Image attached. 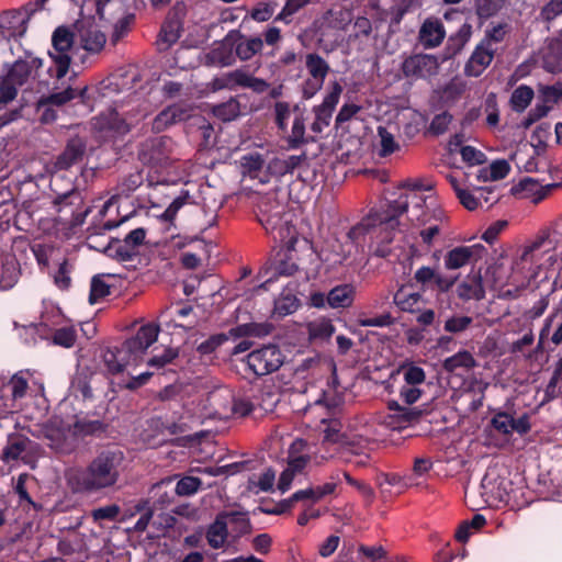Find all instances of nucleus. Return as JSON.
<instances>
[{
	"instance_id": "obj_1",
	"label": "nucleus",
	"mask_w": 562,
	"mask_h": 562,
	"mask_svg": "<svg viewBox=\"0 0 562 562\" xmlns=\"http://www.w3.org/2000/svg\"><path fill=\"white\" fill-rule=\"evenodd\" d=\"M430 189V186L424 187L420 180H405L397 191L389 193L380 209L372 210L349 229L348 238L355 244L369 238L370 254L379 258H387L392 254V243L400 225L398 217L408 212L409 204H412V221L417 220L423 225L429 222L425 213H419L426 201L418 192Z\"/></svg>"
},
{
	"instance_id": "obj_2",
	"label": "nucleus",
	"mask_w": 562,
	"mask_h": 562,
	"mask_svg": "<svg viewBox=\"0 0 562 562\" xmlns=\"http://www.w3.org/2000/svg\"><path fill=\"white\" fill-rule=\"evenodd\" d=\"M125 453L117 447H105L97 452L87 467L69 476L75 492L100 493L117 485L125 469Z\"/></svg>"
},
{
	"instance_id": "obj_3",
	"label": "nucleus",
	"mask_w": 562,
	"mask_h": 562,
	"mask_svg": "<svg viewBox=\"0 0 562 562\" xmlns=\"http://www.w3.org/2000/svg\"><path fill=\"white\" fill-rule=\"evenodd\" d=\"M160 328L148 323L142 325L136 334L120 346L106 348L103 352V363L106 371L112 374L123 372L130 366H138L144 359L146 350L157 340Z\"/></svg>"
},
{
	"instance_id": "obj_4",
	"label": "nucleus",
	"mask_w": 562,
	"mask_h": 562,
	"mask_svg": "<svg viewBox=\"0 0 562 562\" xmlns=\"http://www.w3.org/2000/svg\"><path fill=\"white\" fill-rule=\"evenodd\" d=\"M43 67V59L26 55L12 64H7V71L0 77V105L4 106L18 97L19 89L35 79Z\"/></svg>"
},
{
	"instance_id": "obj_5",
	"label": "nucleus",
	"mask_w": 562,
	"mask_h": 562,
	"mask_svg": "<svg viewBox=\"0 0 562 562\" xmlns=\"http://www.w3.org/2000/svg\"><path fill=\"white\" fill-rule=\"evenodd\" d=\"M257 217L267 232H278L281 238L284 231L289 233L291 220L288 204L279 200L276 194H267L261 198L258 204Z\"/></svg>"
},
{
	"instance_id": "obj_6",
	"label": "nucleus",
	"mask_w": 562,
	"mask_h": 562,
	"mask_svg": "<svg viewBox=\"0 0 562 562\" xmlns=\"http://www.w3.org/2000/svg\"><path fill=\"white\" fill-rule=\"evenodd\" d=\"M284 355L277 345H266L249 352L246 358L247 368L256 376H265L278 371L284 362Z\"/></svg>"
},
{
	"instance_id": "obj_7",
	"label": "nucleus",
	"mask_w": 562,
	"mask_h": 562,
	"mask_svg": "<svg viewBox=\"0 0 562 562\" xmlns=\"http://www.w3.org/2000/svg\"><path fill=\"white\" fill-rule=\"evenodd\" d=\"M52 45L54 52H48L49 57L55 64V77L57 79L64 78L71 63L68 54L74 45V33L67 26H58L52 35Z\"/></svg>"
},
{
	"instance_id": "obj_8",
	"label": "nucleus",
	"mask_w": 562,
	"mask_h": 562,
	"mask_svg": "<svg viewBox=\"0 0 562 562\" xmlns=\"http://www.w3.org/2000/svg\"><path fill=\"white\" fill-rule=\"evenodd\" d=\"M146 234L145 228H135L123 239H112L105 252L119 261H132L138 255V247L143 245Z\"/></svg>"
},
{
	"instance_id": "obj_9",
	"label": "nucleus",
	"mask_w": 562,
	"mask_h": 562,
	"mask_svg": "<svg viewBox=\"0 0 562 562\" xmlns=\"http://www.w3.org/2000/svg\"><path fill=\"white\" fill-rule=\"evenodd\" d=\"M261 326L255 323L241 324L233 327L228 333H220L210 336L206 340L202 341L198 347L196 351L201 356H207L213 353L218 347L228 341L229 339H238L243 337L259 336Z\"/></svg>"
},
{
	"instance_id": "obj_10",
	"label": "nucleus",
	"mask_w": 562,
	"mask_h": 562,
	"mask_svg": "<svg viewBox=\"0 0 562 562\" xmlns=\"http://www.w3.org/2000/svg\"><path fill=\"white\" fill-rule=\"evenodd\" d=\"M439 61L436 56L430 54H414L406 57L401 70L405 78L426 79L438 72Z\"/></svg>"
},
{
	"instance_id": "obj_11",
	"label": "nucleus",
	"mask_w": 562,
	"mask_h": 562,
	"mask_svg": "<svg viewBox=\"0 0 562 562\" xmlns=\"http://www.w3.org/2000/svg\"><path fill=\"white\" fill-rule=\"evenodd\" d=\"M184 13L173 8L164 20L156 40L157 50L167 52L181 37Z\"/></svg>"
},
{
	"instance_id": "obj_12",
	"label": "nucleus",
	"mask_w": 562,
	"mask_h": 562,
	"mask_svg": "<svg viewBox=\"0 0 562 562\" xmlns=\"http://www.w3.org/2000/svg\"><path fill=\"white\" fill-rule=\"evenodd\" d=\"M459 273L441 274L437 267L422 266L414 273V280L425 286L435 289L441 293L449 292L458 281Z\"/></svg>"
},
{
	"instance_id": "obj_13",
	"label": "nucleus",
	"mask_w": 562,
	"mask_h": 562,
	"mask_svg": "<svg viewBox=\"0 0 562 562\" xmlns=\"http://www.w3.org/2000/svg\"><path fill=\"white\" fill-rule=\"evenodd\" d=\"M342 87L338 82H334L331 91L326 94L323 102L314 108L315 121L311 125L312 132L319 134L324 127L328 126L333 112L339 102Z\"/></svg>"
},
{
	"instance_id": "obj_14",
	"label": "nucleus",
	"mask_w": 562,
	"mask_h": 562,
	"mask_svg": "<svg viewBox=\"0 0 562 562\" xmlns=\"http://www.w3.org/2000/svg\"><path fill=\"white\" fill-rule=\"evenodd\" d=\"M495 53V47H490L482 42H479L464 65V75L467 77L475 78L481 76L492 64Z\"/></svg>"
},
{
	"instance_id": "obj_15",
	"label": "nucleus",
	"mask_w": 562,
	"mask_h": 562,
	"mask_svg": "<svg viewBox=\"0 0 562 562\" xmlns=\"http://www.w3.org/2000/svg\"><path fill=\"white\" fill-rule=\"evenodd\" d=\"M390 414L385 424L393 430H402L419 422L423 412L418 408L401 406L397 402L389 403Z\"/></svg>"
},
{
	"instance_id": "obj_16",
	"label": "nucleus",
	"mask_w": 562,
	"mask_h": 562,
	"mask_svg": "<svg viewBox=\"0 0 562 562\" xmlns=\"http://www.w3.org/2000/svg\"><path fill=\"white\" fill-rule=\"evenodd\" d=\"M485 251L484 246L477 244L472 246H458L449 250L445 258V268L449 271L460 269L469 265L473 259L481 258V254Z\"/></svg>"
},
{
	"instance_id": "obj_17",
	"label": "nucleus",
	"mask_w": 562,
	"mask_h": 562,
	"mask_svg": "<svg viewBox=\"0 0 562 562\" xmlns=\"http://www.w3.org/2000/svg\"><path fill=\"white\" fill-rule=\"evenodd\" d=\"M446 37V29L437 18H427L418 32V42L426 49L436 48L441 45Z\"/></svg>"
},
{
	"instance_id": "obj_18",
	"label": "nucleus",
	"mask_w": 562,
	"mask_h": 562,
	"mask_svg": "<svg viewBox=\"0 0 562 562\" xmlns=\"http://www.w3.org/2000/svg\"><path fill=\"white\" fill-rule=\"evenodd\" d=\"M296 241L295 238L291 237L289 245L285 248L278 250L270 259V268L273 271V276H293L297 270L293 254V244Z\"/></svg>"
},
{
	"instance_id": "obj_19",
	"label": "nucleus",
	"mask_w": 562,
	"mask_h": 562,
	"mask_svg": "<svg viewBox=\"0 0 562 562\" xmlns=\"http://www.w3.org/2000/svg\"><path fill=\"white\" fill-rule=\"evenodd\" d=\"M81 46L91 54L100 53L106 43V36L92 22H81L78 29Z\"/></svg>"
},
{
	"instance_id": "obj_20",
	"label": "nucleus",
	"mask_w": 562,
	"mask_h": 562,
	"mask_svg": "<svg viewBox=\"0 0 562 562\" xmlns=\"http://www.w3.org/2000/svg\"><path fill=\"white\" fill-rule=\"evenodd\" d=\"M87 145L86 142L76 136L70 138L65 149L57 157L55 166L59 170H68L74 165L80 162L86 154Z\"/></svg>"
},
{
	"instance_id": "obj_21",
	"label": "nucleus",
	"mask_w": 562,
	"mask_h": 562,
	"mask_svg": "<svg viewBox=\"0 0 562 562\" xmlns=\"http://www.w3.org/2000/svg\"><path fill=\"white\" fill-rule=\"evenodd\" d=\"M542 67L551 74L562 71V35L548 40L541 52Z\"/></svg>"
},
{
	"instance_id": "obj_22",
	"label": "nucleus",
	"mask_w": 562,
	"mask_h": 562,
	"mask_svg": "<svg viewBox=\"0 0 562 562\" xmlns=\"http://www.w3.org/2000/svg\"><path fill=\"white\" fill-rule=\"evenodd\" d=\"M561 186L562 183L559 182L541 186L532 178H525L520 180L517 186L512 188V193L517 194L519 192H525L526 195L532 196L533 203H539L544 200L554 189H558Z\"/></svg>"
},
{
	"instance_id": "obj_23",
	"label": "nucleus",
	"mask_w": 562,
	"mask_h": 562,
	"mask_svg": "<svg viewBox=\"0 0 562 562\" xmlns=\"http://www.w3.org/2000/svg\"><path fill=\"white\" fill-rule=\"evenodd\" d=\"M457 295L462 301H481L485 296L481 272H473L458 285Z\"/></svg>"
},
{
	"instance_id": "obj_24",
	"label": "nucleus",
	"mask_w": 562,
	"mask_h": 562,
	"mask_svg": "<svg viewBox=\"0 0 562 562\" xmlns=\"http://www.w3.org/2000/svg\"><path fill=\"white\" fill-rule=\"evenodd\" d=\"M477 366L473 355L468 350H460L457 353L448 357L442 362V369L447 373L461 375L468 373Z\"/></svg>"
},
{
	"instance_id": "obj_25",
	"label": "nucleus",
	"mask_w": 562,
	"mask_h": 562,
	"mask_svg": "<svg viewBox=\"0 0 562 562\" xmlns=\"http://www.w3.org/2000/svg\"><path fill=\"white\" fill-rule=\"evenodd\" d=\"M168 139L165 137L154 138L146 142L139 151V159L151 166L162 165L168 158V155L165 151Z\"/></svg>"
},
{
	"instance_id": "obj_26",
	"label": "nucleus",
	"mask_w": 562,
	"mask_h": 562,
	"mask_svg": "<svg viewBox=\"0 0 562 562\" xmlns=\"http://www.w3.org/2000/svg\"><path fill=\"white\" fill-rule=\"evenodd\" d=\"M99 125L101 130L111 131L119 135H125L131 130L124 114L119 106L109 109L99 116Z\"/></svg>"
},
{
	"instance_id": "obj_27",
	"label": "nucleus",
	"mask_w": 562,
	"mask_h": 562,
	"mask_svg": "<svg viewBox=\"0 0 562 562\" xmlns=\"http://www.w3.org/2000/svg\"><path fill=\"white\" fill-rule=\"evenodd\" d=\"M472 33V25L464 22L456 33L448 37L445 46V57L454 58L459 55L470 41Z\"/></svg>"
},
{
	"instance_id": "obj_28",
	"label": "nucleus",
	"mask_w": 562,
	"mask_h": 562,
	"mask_svg": "<svg viewBox=\"0 0 562 562\" xmlns=\"http://www.w3.org/2000/svg\"><path fill=\"white\" fill-rule=\"evenodd\" d=\"M205 537L211 548L221 549L224 547L228 537L226 514L220 512L216 515L214 521L207 527Z\"/></svg>"
},
{
	"instance_id": "obj_29",
	"label": "nucleus",
	"mask_w": 562,
	"mask_h": 562,
	"mask_svg": "<svg viewBox=\"0 0 562 562\" xmlns=\"http://www.w3.org/2000/svg\"><path fill=\"white\" fill-rule=\"evenodd\" d=\"M356 289L352 284H339L328 292L326 302L331 308H346L352 305Z\"/></svg>"
},
{
	"instance_id": "obj_30",
	"label": "nucleus",
	"mask_w": 562,
	"mask_h": 562,
	"mask_svg": "<svg viewBox=\"0 0 562 562\" xmlns=\"http://www.w3.org/2000/svg\"><path fill=\"white\" fill-rule=\"evenodd\" d=\"M243 97L244 94L231 97L227 101L213 105L212 114L223 122L236 120L241 115L240 98Z\"/></svg>"
},
{
	"instance_id": "obj_31",
	"label": "nucleus",
	"mask_w": 562,
	"mask_h": 562,
	"mask_svg": "<svg viewBox=\"0 0 562 562\" xmlns=\"http://www.w3.org/2000/svg\"><path fill=\"white\" fill-rule=\"evenodd\" d=\"M207 65L226 67L235 63L233 54V44L225 42L220 43L206 54Z\"/></svg>"
},
{
	"instance_id": "obj_32",
	"label": "nucleus",
	"mask_w": 562,
	"mask_h": 562,
	"mask_svg": "<svg viewBox=\"0 0 562 562\" xmlns=\"http://www.w3.org/2000/svg\"><path fill=\"white\" fill-rule=\"evenodd\" d=\"M393 303L402 311L414 313L420 310L422 295L416 292H407L402 285L393 296Z\"/></svg>"
},
{
	"instance_id": "obj_33",
	"label": "nucleus",
	"mask_w": 562,
	"mask_h": 562,
	"mask_svg": "<svg viewBox=\"0 0 562 562\" xmlns=\"http://www.w3.org/2000/svg\"><path fill=\"white\" fill-rule=\"evenodd\" d=\"M74 434L76 436L101 437L106 432L108 425L99 419L78 418L72 425Z\"/></svg>"
},
{
	"instance_id": "obj_34",
	"label": "nucleus",
	"mask_w": 562,
	"mask_h": 562,
	"mask_svg": "<svg viewBox=\"0 0 562 562\" xmlns=\"http://www.w3.org/2000/svg\"><path fill=\"white\" fill-rule=\"evenodd\" d=\"M43 4H40L38 1L29 2L20 9L7 11V18L16 19V22L22 26L18 31L19 37H22L27 30V23L31 16L43 9Z\"/></svg>"
},
{
	"instance_id": "obj_35",
	"label": "nucleus",
	"mask_w": 562,
	"mask_h": 562,
	"mask_svg": "<svg viewBox=\"0 0 562 562\" xmlns=\"http://www.w3.org/2000/svg\"><path fill=\"white\" fill-rule=\"evenodd\" d=\"M20 270L18 262L13 258H7L1 262L0 268V290L7 291L18 282Z\"/></svg>"
},
{
	"instance_id": "obj_36",
	"label": "nucleus",
	"mask_w": 562,
	"mask_h": 562,
	"mask_svg": "<svg viewBox=\"0 0 562 562\" xmlns=\"http://www.w3.org/2000/svg\"><path fill=\"white\" fill-rule=\"evenodd\" d=\"M535 97L533 89L527 85L518 86L512 93L509 104L514 112L522 113Z\"/></svg>"
},
{
	"instance_id": "obj_37",
	"label": "nucleus",
	"mask_w": 562,
	"mask_h": 562,
	"mask_svg": "<svg viewBox=\"0 0 562 562\" xmlns=\"http://www.w3.org/2000/svg\"><path fill=\"white\" fill-rule=\"evenodd\" d=\"M243 77L244 70L236 69L213 78L210 87L213 91H220L223 89L235 90L237 87H241Z\"/></svg>"
},
{
	"instance_id": "obj_38",
	"label": "nucleus",
	"mask_w": 562,
	"mask_h": 562,
	"mask_svg": "<svg viewBox=\"0 0 562 562\" xmlns=\"http://www.w3.org/2000/svg\"><path fill=\"white\" fill-rule=\"evenodd\" d=\"M305 67L310 77L325 80L330 71L329 64L317 53H308L305 56Z\"/></svg>"
},
{
	"instance_id": "obj_39",
	"label": "nucleus",
	"mask_w": 562,
	"mask_h": 562,
	"mask_svg": "<svg viewBox=\"0 0 562 562\" xmlns=\"http://www.w3.org/2000/svg\"><path fill=\"white\" fill-rule=\"evenodd\" d=\"M86 92H87V87L82 88L79 91H77V89L68 87L63 91L54 92L45 98H42L40 101V105L52 104V105L60 106L71 100L76 99L77 97H80L81 99H83Z\"/></svg>"
},
{
	"instance_id": "obj_40",
	"label": "nucleus",
	"mask_w": 562,
	"mask_h": 562,
	"mask_svg": "<svg viewBox=\"0 0 562 562\" xmlns=\"http://www.w3.org/2000/svg\"><path fill=\"white\" fill-rule=\"evenodd\" d=\"M221 514H226V521L233 526L236 536L241 537L251 532L252 526L246 512L224 510Z\"/></svg>"
},
{
	"instance_id": "obj_41",
	"label": "nucleus",
	"mask_w": 562,
	"mask_h": 562,
	"mask_svg": "<svg viewBox=\"0 0 562 562\" xmlns=\"http://www.w3.org/2000/svg\"><path fill=\"white\" fill-rule=\"evenodd\" d=\"M29 439L21 435H9L8 442L3 448L2 459L7 462L18 460L22 452L26 449Z\"/></svg>"
},
{
	"instance_id": "obj_42",
	"label": "nucleus",
	"mask_w": 562,
	"mask_h": 562,
	"mask_svg": "<svg viewBox=\"0 0 562 562\" xmlns=\"http://www.w3.org/2000/svg\"><path fill=\"white\" fill-rule=\"evenodd\" d=\"M427 216L426 218L430 221V218H434L436 223L430 224L428 227L422 229L419 232V236L423 240V243L430 247L432 245L434 238L439 235L440 233V225L439 223H442L446 220L445 212L441 209H435L432 211L431 216H429L427 213H425Z\"/></svg>"
},
{
	"instance_id": "obj_43",
	"label": "nucleus",
	"mask_w": 562,
	"mask_h": 562,
	"mask_svg": "<svg viewBox=\"0 0 562 562\" xmlns=\"http://www.w3.org/2000/svg\"><path fill=\"white\" fill-rule=\"evenodd\" d=\"M262 47L263 41L259 36H254L239 42L235 47V53L240 60L245 61L260 53Z\"/></svg>"
},
{
	"instance_id": "obj_44",
	"label": "nucleus",
	"mask_w": 562,
	"mask_h": 562,
	"mask_svg": "<svg viewBox=\"0 0 562 562\" xmlns=\"http://www.w3.org/2000/svg\"><path fill=\"white\" fill-rule=\"evenodd\" d=\"M265 165V159L259 153H250L240 157V167L243 173L256 179L259 178V173Z\"/></svg>"
},
{
	"instance_id": "obj_45",
	"label": "nucleus",
	"mask_w": 562,
	"mask_h": 562,
	"mask_svg": "<svg viewBox=\"0 0 562 562\" xmlns=\"http://www.w3.org/2000/svg\"><path fill=\"white\" fill-rule=\"evenodd\" d=\"M94 380L93 374H87V373H79L77 374L72 382H71V389L76 396H81L82 400L91 401L94 398L93 392H92V382Z\"/></svg>"
},
{
	"instance_id": "obj_46",
	"label": "nucleus",
	"mask_w": 562,
	"mask_h": 562,
	"mask_svg": "<svg viewBox=\"0 0 562 562\" xmlns=\"http://www.w3.org/2000/svg\"><path fill=\"white\" fill-rule=\"evenodd\" d=\"M504 4L505 0H474L475 13L481 21L496 15Z\"/></svg>"
},
{
	"instance_id": "obj_47",
	"label": "nucleus",
	"mask_w": 562,
	"mask_h": 562,
	"mask_svg": "<svg viewBox=\"0 0 562 562\" xmlns=\"http://www.w3.org/2000/svg\"><path fill=\"white\" fill-rule=\"evenodd\" d=\"M179 357V350L176 348H165L160 353H156L147 360V366L156 371L165 369L168 364Z\"/></svg>"
},
{
	"instance_id": "obj_48",
	"label": "nucleus",
	"mask_w": 562,
	"mask_h": 562,
	"mask_svg": "<svg viewBox=\"0 0 562 562\" xmlns=\"http://www.w3.org/2000/svg\"><path fill=\"white\" fill-rule=\"evenodd\" d=\"M508 29L509 26L507 23L492 25L485 30L484 36L480 42L490 47H494V44L502 43L505 40Z\"/></svg>"
},
{
	"instance_id": "obj_49",
	"label": "nucleus",
	"mask_w": 562,
	"mask_h": 562,
	"mask_svg": "<svg viewBox=\"0 0 562 562\" xmlns=\"http://www.w3.org/2000/svg\"><path fill=\"white\" fill-rule=\"evenodd\" d=\"M110 285L104 281V276H94L91 279L89 303L95 304L101 299L110 295Z\"/></svg>"
},
{
	"instance_id": "obj_50",
	"label": "nucleus",
	"mask_w": 562,
	"mask_h": 562,
	"mask_svg": "<svg viewBox=\"0 0 562 562\" xmlns=\"http://www.w3.org/2000/svg\"><path fill=\"white\" fill-rule=\"evenodd\" d=\"M77 340V331L74 326H66L61 328H57L52 337V341L54 345L71 348L76 344Z\"/></svg>"
},
{
	"instance_id": "obj_51",
	"label": "nucleus",
	"mask_w": 562,
	"mask_h": 562,
	"mask_svg": "<svg viewBox=\"0 0 562 562\" xmlns=\"http://www.w3.org/2000/svg\"><path fill=\"white\" fill-rule=\"evenodd\" d=\"M135 510L137 513H142L140 517L135 522L133 529L136 532H144L154 515L153 509L149 507V502L147 499H142L135 505Z\"/></svg>"
},
{
	"instance_id": "obj_52",
	"label": "nucleus",
	"mask_w": 562,
	"mask_h": 562,
	"mask_svg": "<svg viewBox=\"0 0 562 562\" xmlns=\"http://www.w3.org/2000/svg\"><path fill=\"white\" fill-rule=\"evenodd\" d=\"M74 270V266L68 259H64L58 267L57 272L54 276V282L60 290H68L71 286L70 273Z\"/></svg>"
},
{
	"instance_id": "obj_53",
	"label": "nucleus",
	"mask_w": 562,
	"mask_h": 562,
	"mask_svg": "<svg viewBox=\"0 0 562 562\" xmlns=\"http://www.w3.org/2000/svg\"><path fill=\"white\" fill-rule=\"evenodd\" d=\"M546 239H548V241L553 245V249H559L562 247V217L555 220L552 224L551 233L546 238L542 237L535 241L531 248H540Z\"/></svg>"
},
{
	"instance_id": "obj_54",
	"label": "nucleus",
	"mask_w": 562,
	"mask_h": 562,
	"mask_svg": "<svg viewBox=\"0 0 562 562\" xmlns=\"http://www.w3.org/2000/svg\"><path fill=\"white\" fill-rule=\"evenodd\" d=\"M311 1L312 0H286L281 12L276 16L274 20L289 24L292 21L291 16L310 4Z\"/></svg>"
},
{
	"instance_id": "obj_55",
	"label": "nucleus",
	"mask_w": 562,
	"mask_h": 562,
	"mask_svg": "<svg viewBox=\"0 0 562 562\" xmlns=\"http://www.w3.org/2000/svg\"><path fill=\"white\" fill-rule=\"evenodd\" d=\"M190 199L189 191H182L180 195L173 199V201L168 205V207L160 215V218L165 222H172L177 213L181 207H183Z\"/></svg>"
},
{
	"instance_id": "obj_56",
	"label": "nucleus",
	"mask_w": 562,
	"mask_h": 562,
	"mask_svg": "<svg viewBox=\"0 0 562 562\" xmlns=\"http://www.w3.org/2000/svg\"><path fill=\"white\" fill-rule=\"evenodd\" d=\"M451 121L452 115L448 111H443L434 116L429 124L428 131L435 136L442 135L448 131Z\"/></svg>"
},
{
	"instance_id": "obj_57",
	"label": "nucleus",
	"mask_w": 562,
	"mask_h": 562,
	"mask_svg": "<svg viewBox=\"0 0 562 562\" xmlns=\"http://www.w3.org/2000/svg\"><path fill=\"white\" fill-rule=\"evenodd\" d=\"M401 370L403 371L404 380L408 385L422 384L426 379L424 369L415 366L414 363L403 364Z\"/></svg>"
},
{
	"instance_id": "obj_58",
	"label": "nucleus",
	"mask_w": 562,
	"mask_h": 562,
	"mask_svg": "<svg viewBox=\"0 0 562 562\" xmlns=\"http://www.w3.org/2000/svg\"><path fill=\"white\" fill-rule=\"evenodd\" d=\"M144 178L142 171H134L126 176L120 183V193L128 196L132 192L137 190L143 184Z\"/></svg>"
},
{
	"instance_id": "obj_59",
	"label": "nucleus",
	"mask_w": 562,
	"mask_h": 562,
	"mask_svg": "<svg viewBox=\"0 0 562 562\" xmlns=\"http://www.w3.org/2000/svg\"><path fill=\"white\" fill-rule=\"evenodd\" d=\"M82 201L81 192L77 189H72L66 193L58 194L54 200V204L58 206V211L60 212L64 206H80Z\"/></svg>"
},
{
	"instance_id": "obj_60",
	"label": "nucleus",
	"mask_w": 562,
	"mask_h": 562,
	"mask_svg": "<svg viewBox=\"0 0 562 562\" xmlns=\"http://www.w3.org/2000/svg\"><path fill=\"white\" fill-rule=\"evenodd\" d=\"M201 480L195 476H184L176 484V494L180 496L192 495L198 492L201 486Z\"/></svg>"
},
{
	"instance_id": "obj_61",
	"label": "nucleus",
	"mask_w": 562,
	"mask_h": 562,
	"mask_svg": "<svg viewBox=\"0 0 562 562\" xmlns=\"http://www.w3.org/2000/svg\"><path fill=\"white\" fill-rule=\"evenodd\" d=\"M460 154L462 160L469 166L482 165L486 161V155L470 145L461 146Z\"/></svg>"
},
{
	"instance_id": "obj_62",
	"label": "nucleus",
	"mask_w": 562,
	"mask_h": 562,
	"mask_svg": "<svg viewBox=\"0 0 562 562\" xmlns=\"http://www.w3.org/2000/svg\"><path fill=\"white\" fill-rule=\"evenodd\" d=\"M539 92L543 103H559L562 100V81L552 86H541Z\"/></svg>"
},
{
	"instance_id": "obj_63",
	"label": "nucleus",
	"mask_w": 562,
	"mask_h": 562,
	"mask_svg": "<svg viewBox=\"0 0 562 562\" xmlns=\"http://www.w3.org/2000/svg\"><path fill=\"white\" fill-rule=\"evenodd\" d=\"M473 319L470 316H452L445 322V330L451 334H459L469 328Z\"/></svg>"
},
{
	"instance_id": "obj_64",
	"label": "nucleus",
	"mask_w": 562,
	"mask_h": 562,
	"mask_svg": "<svg viewBox=\"0 0 562 562\" xmlns=\"http://www.w3.org/2000/svg\"><path fill=\"white\" fill-rule=\"evenodd\" d=\"M304 135H305L304 119L301 116H296L293 121L291 136L289 137L290 147L297 148L300 145L306 143Z\"/></svg>"
}]
</instances>
